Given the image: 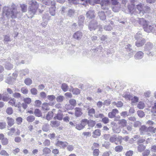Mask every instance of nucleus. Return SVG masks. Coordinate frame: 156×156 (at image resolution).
I'll return each mask as SVG.
<instances>
[{"label": "nucleus", "mask_w": 156, "mask_h": 156, "mask_svg": "<svg viewBox=\"0 0 156 156\" xmlns=\"http://www.w3.org/2000/svg\"><path fill=\"white\" fill-rule=\"evenodd\" d=\"M17 12L16 6L12 4L11 7L4 6L3 8L2 15L0 18V22L1 23H4L5 21L10 18H15L16 17Z\"/></svg>", "instance_id": "1"}, {"label": "nucleus", "mask_w": 156, "mask_h": 156, "mask_svg": "<svg viewBox=\"0 0 156 156\" xmlns=\"http://www.w3.org/2000/svg\"><path fill=\"white\" fill-rule=\"evenodd\" d=\"M29 5L28 8L29 18H32L36 13L39 7V4L37 2L34 0H31L29 2Z\"/></svg>", "instance_id": "2"}, {"label": "nucleus", "mask_w": 156, "mask_h": 156, "mask_svg": "<svg viewBox=\"0 0 156 156\" xmlns=\"http://www.w3.org/2000/svg\"><path fill=\"white\" fill-rule=\"evenodd\" d=\"M153 48V44L150 42L147 43L145 46V51L147 52V54L149 56H153L154 54L153 51H151Z\"/></svg>", "instance_id": "3"}, {"label": "nucleus", "mask_w": 156, "mask_h": 156, "mask_svg": "<svg viewBox=\"0 0 156 156\" xmlns=\"http://www.w3.org/2000/svg\"><path fill=\"white\" fill-rule=\"evenodd\" d=\"M154 29H155V25H149V23H147V25L145 26L144 28V31L147 33H153Z\"/></svg>", "instance_id": "4"}, {"label": "nucleus", "mask_w": 156, "mask_h": 156, "mask_svg": "<svg viewBox=\"0 0 156 156\" xmlns=\"http://www.w3.org/2000/svg\"><path fill=\"white\" fill-rule=\"evenodd\" d=\"M138 23L140 25V26L143 27L144 28L145 26L147 25V23H149V21L143 18H138Z\"/></svg>", "instance_id": "5"}, {"label": "nucleus", "mask_w": 156, "mask_h": 156, "mask_svg": "<svg viewBox=\"0 0 156 156\" xmlns=\"http://www.w3.org/2000/svg\"><path fill=\"white\" fill-rule=\"evenodd\" d=\"M128 9L129 12L132 14H135L136 13V9L135 5L132 3L129 4L128 5Z\"/></svg>", "instance_id": "6"}, {"label": "nucleus", "mask_w": 156, "mask_h": 156, "mask_svg": "<svg viewBox=\"0 0 156 156\" xmlns=\"http://www.w3.org/2000/svg\"><path fill=\"white\" fill-rule=\"evenodd\" d=\"M97 27V23L96 21H91L89 25V28L90 31L95 30Z\"/></svg>", "instance_id": "7"}, {"label": "nucleus", "mask_w": 156, "mask_h": 156, "mask_svg": "<svg viewBox=\"0 0 156 156\" xmlns=\"http://www.w3.org/2000/svg\"><path fill=\"white\" fill-rule=\"evenodd\" d=\"M151 129H152L151 127H149L147 128L145 126L143 125L140 128V133L142 134L150 131V130Z\"/></svg>", "instance_id": "8"}, {"label": "nucleus", "mask_w": 156, "mask_h": 156, "mask_svg": "<svg viewBox=\"0 0 156 156\" xmlns=\"http://www.w3.org/2000/svg\"><path fill=\"white\" fill-rule=\"evenodd\" d=\"M68 144V143L66 142H63L60 141H58L56 144L57 146L63 148H65Z\"/></svg>", "instance_id": "9"}, {"label": "nucleus", "mask_w": 156, "mask_h": 156, "mask_svg": "<svg viewBox=\"0 0 156 156\" xmlns=\"http://www.w3.org/2000/svg\"><path fill=\"white\" fill-rule=\"evenodd\" d=\"M119 113V111L116 109H114L111 112L108 113V116L110 118H112L115 117L116 114Z\"/></svg>", "instance_id": "10"}, {"label": "nucleus", "mask_w": 156, "mask_h": 156, "mask_svg": "<svg viewBox=\"0 0 156 156\" xmlns=\"http://www.w3.org/2000/svg\"><path fill=\"white\" fill-rule=\"evenodd\" d=\"M0 140H1L2 144L3 145H6L8 143V139L4 137V135L3 134H0Z\"/></svg>", "instance_id": "11"}, {"label": "nucleus", "mask_w": 156, "mask_h": 156, "mask_svg": "<svg viewBox=\"0 0 156 156\" xmlns=\"http://www.w3.org/2000/svg\"><path fill=\"white\" fill-rule=\"evenodd\" d=\"M83 34L82 32L80 31L76 32L73 35V37L77 40H80Z\"/></svg>", "instance_id": "12"}, {"label": "nucleus", "mask_w": 156, "mask_h": 156, "mask_svg": "<svg viewBox=\"0 0 156 156\" xmlns=\"http://www.w3.org/2000/svg\"><path fill=\"white\" fill-rule=\"evenodd\" d=\"M144 55V53L142 51H138L134 56V58L136 60H139L142 59Z\"/></svg>", "instance_id": "13"}, {"label": "nucleus", "mask_w": 156, "mask_h": 156, "mask_svg": "<svg viewBox=\"0 0 156 156\" xmlns=\"http://www.w3.org/2000/svg\"><path fill=\"white\" fill-rule=\"evenodd\" d=\"M42 2L43 4L48 5H51V6L52 5H55L56 3L55 2V1H51V0H43Z\"/></svg>", "instance_id": "14"}, {"label": "nucleus", "mask_w": 156, "mask_h": 156, "mask_svg": "<svg viewBox=\"0 0 156 156\" xmlns=\"http://www.w3.org/2000/svg\"><path fill=\"white\" fill-rule=\"evenodd\" d=\"M75 115L77 117H80L83 114L82 112V109L80 108L76 107L75 108Z\"/></svg>", "instance_id": "15"}, {"label": "nucleus", "mask_w": 156, "mask_h": 156, "mask_svg": "<svg viewBox=\"0 0 156 156\" xmlns=\"http://www.w3.org/2000/svg\"><path fill=\"white\" fill-rule=\"evenodd\" d=\"M112 130L115 133H119L121 132V129L119 126L114 125L112 126Z\"/></svg>", "instance_id": "16"}, {"label": "nucleus", "mask_w": 156, "mask_h": 156, "mask_svg": "<svg viewBox=\"0 0 156 156\" xmlns=\"http://www.w3.org/2000/svg\"><path fill=\"white\" fill-rule=\"evenodd\" d=\"M145 42V41L144 39H141L140 40L136 41L135 42V45L137 47H140L143 46Z\"/></svg>", "instance_id": "17"}, {"label": "nucleus", "mask_w": 156, "mask_h": 156, "mask_svg": "<svg viewBox=\"0 0 156 156\" xmlns=\"http://www.w3.org/2000/svg\"><path fill=\"white\" fill-rule=\"evenodd\" d=\"M118 124L120 125V127H124L126 126L127 122L125 119H122L119 120Z\"/></svg>", "instance_id": "18"}, {"label": "nucleus", "mask_w": 156, "mask_h": 156, "mask_svg": "<svg viewBox=\"0 0 156 156\" xmlns=\"http://www.w3.org/2000/svg\"><path fill=\"white\" fill-rule=\"evenodd\" d=\"M69 91H72L73 94L75 95H78L80 94V90L77 88H73V87H71Z\"/></svg>", "instance_id": "19"}, {"label": "nucleus", "mask_w": 156, "mask_h": 156, "mask_svg": "<svg viewBox=\"0 0 156 156\" xmlns=\"http://www.w3.org/2000/svg\"><path fill=\"white\" fill-rule=\"evenodd\" d=\"M16 80V79L13 77H9L7 78L5 80L6 83L9 84H13Z\"/></svg>", "instance_id": "20"}, {"label": "nucleus", "mask_w": 156, "mask_h": 156, "mask_svg": "<svg viewBox=\"0 0 156 156\" xmlns=\"http://www.w3.org/2000/svg\"><path fill=\"white\" fill-rule=\"evenodd\" d=\"M101 135V131L98 129L95 130L93 132L92 137L94 138H96Z\"/></svg>", "instance_id": "21"}, {"label": "nucleus", "mask_w": 156, "mask_h": 156, "mask_svg": "<svg viewBox=\"0 0 156 156\" xmlns=\"http://www.w3.org/2000/svg\"><path fill=\"white\" fill-rule=\"evenodd\" d=\"M79 20L78 21L79 25L80 27V28H83V24L84 20V17L83 16H81L79 17Z\"/></svg>", "instance_id": "22"}, {"label": "nucleus", "mask_w": 156, "mask_h": 156, "mask_svg": "<svg viewBox=\"0 0 156 156\" xmlns=\"http://www.w3.org/2000/svg\"><path fill=\"white\" fill-rule=\"evenodd\" d=\"M6 119L8 126L9 127H11L14 124V119L9 117H7Z\"/></svg>", "instance_id": "23"}, {"label": "nucleus", "mask_w": 156, "mask_h": 156, "mask_svg": "<svg viewBox=\"0 0 156 156\" xmlns=\"http://www.w3.org/2000/svg\"><path fill=\"white\" fill-rule=\"evenodd\" d=\"M87 17L89 19H92L94 17V12L93 10H90L86 13Z\"/></svg>", "instance_id": "24"}, {"label": "nucleus", "mask_w": 156, "mask_h": 156, "mask_svg": "<svg viewBox=\"0 0 156 156\" xmlns=\"http://www.w3.org/2000/svg\"><path fill=\"white\" fill-rule=\"evenodd\" d=\"M150 11V8L147 6L144 5L141 14H142V15H144L145 13H149Z\"/></svg>", "instance_id": "25"}, {"label": "nucleus", "mask_w": 156, "mask_h": 156, "mask_svg": "<svg viewBox=\"0 0 156 156\" xmlns=\"http://www.w3.org/2000/svg\"><path fill=\"white\" fill-rule=\"evenodd\" d=\"M98 16L100 19L102 20H104L106 19V16L104 12L101 11L98 12Z\"/></svg>", "instance_id": "26"}, {"label": "nucleus", "mask_w": 156, "mask_h": 156, "mask_svg": "<svg viewBox=\"0 0 156 156\" xmlns=\"http://www.w3.org/2000/svg\"><path fill=\"white\" fill-rule=\"evenodd\" d=\"M60 125L59 121H51L50 125L52 127H57Z\"/></svg>", "instance_id": "27"}, {"label": "nucleus", "mask_w": 156, "mask_h": 156, "mask_svg": "<svg viewBox=\"0 0 156 156\" xmlns=\"http://www.w3.org/2000/svg\"><path fill=\"white\" fill-rule=\"evenodd\" d=\"M142 37V34L140 32H138L134 36V37L136 41L144 39Z\"/></svg>", "instance_id": "28"}, {"label": "nucleus", "mask_w": 156, "mask_h": 156, "mask_svg": "<svg viewBox=\"0 0 156 156\" xmlns=\"http://www.w3.org/2000/svg\"><path fill=\"white\" fill-rule=\"evenodd\" d=\"M144 5L141 3H140L138 5H137L136 6V7L137 9L139 12V13L140 14H141L142 12V10H143V9L144 7Z\"/></svg>", "instance_id": "29"}, {"label": "nucleus", "mask_w": 156, "mask_h": 156, "mask_svg": "<svg viewBox=\"0 0 156 156\" xmlns=\"http://www.w3.org/2000/svg\"><path fill=\"white\" fill-rule=\"evenodd\" d=\"M112 104L114 105H116L118 108L122 107L123 105V103L121 101H119L117 102L114 101L112 102Z\"/></svg>", "instance_id": "30"}, {"label": "nucleus", "mask_w": 156, "mask_h": 156, "mask_svg": "<svg viewBox=\"0 0 156 156\" xmlns=\"http://www.w3.org/2000/svg\"><path fill=\"white\" fill-rule=\"evenodd\" d=\"M51 6L49 9L50 13L51 15L54 16L55 15V5H52Z\"/></svg>", "instance_id": "31"}, {"label": "nucleus", "mask_w": 156, "mask_h": 156, "mask_svg": "<svg viewBox=\"0 0 156 156\" xmlns=\"http://www.w3.org/2000/svg\"><path fill=\"white\" fill-rule=\"evenodd\" d=\"M87 110L88 115L91 117L93 116V115L95 113L94 109L93 108H88Z\"/></svg>", "instance_id": "32"}, {"label": "nucleus", "mask_w": 156, "mask_h": 156, "mask_svg": "<svg viewBox=\"0 0 156 156\" xmlns=\"http://www.w3.org/2000/svg\"><path fill=\"white\" fill-rule=\"evenodd\" d=\"M137 147V150L139 152H142L146 148V147L143 144H138Z\"/></svg>", "instance_id": "33"}, {"label": "nucleus", "mask_w": 156, "mask_h": 156, "mask_svg": "<svg viewBox=\"0 0 156 156\" xmlns=\"http://www.w3.org/2000/svg\"><path fill=\"white\" fill-rule=\"evenodd\" d=\"M53 113L51 111L49 112L46 116V118L48 120H50L52 118Z\"/></svg>", "instance_id": "34"}, {"label": "nucleus", "mask_w": 156, "mask_h": 156, "mask_svg": "<svg viewBox=\"0 0 156 156\" xmlns=\"http://www.w3.org/2000/svg\"><path fill=\"white\" fill-rule=\"evenodd\" d=\"M96 124V122L92 120H88L87 124L90 127H94Z\"/></svg>", "instance_id": "35"}, {"label": "nucleus", "mask_w": 156, "mask_h": 156, "mask_svg": "<svg viewBox=\"0 0 156 156\" xmlns=\"http://www.w3.org/2000/svg\"><path fill=\"white\" fill-rule=\"evenodd\" d=\"M42 108L43 110H49V104L47 103L43 104Z\"/></svg>", "instance_id": "36"}, {"label": "nucleus", "mask_w": 156, "mask_h": 156, "mask_svg": "<svg viewBox=\"0 0 156 156\" xmlns=\"http://www.w3.org/2000/svg\"><path fill=\"white\" fill-rule=\"evenodd\" d=\"M24 82L26 85L29 86L32 83V81L30 78H27L25 80Z\"/></svg>", "instance_id": "37"}, {"label": "nucleus", "mask_w": 156, "mask_h": 156, "mask_svg": "<svg viewBox=\"0 0 156 156\" xmlns=\"http://www.w3.org/2000/svg\"><path fill=\"white\" fill-rule=\"evenodd\" d=\"M51 152V150L48 147H45L43 150V154H50Z\"/></svg>", "instance_id": "38"}, {"label": "nucleus", "mask_w": 156, "mask_h": 156, "mask_svg": "<svg viewBox=\"0 0 156 156\" xmlns=\"http://www.w3.org/2000/svg\"><path fill=\"white\" fill-rule=\"evenodd\" d=\"M145 104L142 101H140L137 105V108L140 109H143L145 107Z\"/></svg>", "instance_id": "39"}, {"label": "nucleus", "mask_w": 156, "mask_h": 156, "mask_svg": "<svg viewBox=\"0 0 156 156\" xmlns=\"http://www.w3.org/2000/svg\"><path fill=\"white\" fill-rule=\"evenodd\" d=\"M61 88L63 91L66 92L68 90V86L66 84L63 83L62 84Z\"/></svg>", "instance_id": "40"}, {"label": "nucleus", "mask_w": 156, "mask_h": 156, "mask_svg": "<svg viewBox=\"0 0 156 156\" xmlns=\"http://www.w3.org/2000/svg\"><path fill=\"white\" fill-rule=\"evenodd\" d=\"M21 10L23 12H25L27 11V6L26 5L23 4L20 5Z\"/></svg>", "instance_id": "41"}, {"label": "nucleus", "mask_w": 156, "mask_h": 156, "mask_svg": "<svg viewBox=\"0 0 156 156\" xmlns=\"http://www.w3.org/2000/svg\"><path fill=\"white\" fill-rule=\"evenodd\" d=\"M123 147L121 145L116 146L115 148V150L117 152H120L123 150Z\"/></svg>", "instance_id": "42"}, {"label": "nucleus", "mask_w": 156, "mask_h": 156, "mask_svg": "<svg viewBox=\"0 0 156 156\" xmlns=\"http://www.w3.org/2000/svg\"><path fill=\"white\" fill-rule=\"evenodd\" d=\"M69 103L70 104L74 107L76 105V100L73 99H71L69 100Z\"/></svg>", "instance_id": "43"}, {"label": "nucleus", "mask_w": 156, "mask_h": 156, "mask_svg": "<svg viewBox=\"0 0 156 156\" xmlns=\"http://www.w3.org/2000/svg\"><path fill=\"white\" fill-rule=\"evenodd\" d=\"M5 67L7 70H10L13 68V65L7 62L5 65Z\"/></svg>", "instance_id": "44"}, {"label": "nucleus", "mask_w": 156, "mask_h": 156, "mask_svg": "<svg viewBox=\"0 0 156 156\" xmlns=\"http://www.w3.org/2000/svg\"><path fill=\"white\" fill-rule=\"evenodd\" d=\"M34 113L37 116L40 117L41 116L42 113L41 111L39 109H35V110Z\"/></svg>", "instance_id": "45"}, {"label": "nucleus", "mask_w": 156, "mask_h": 156, "mask_svg": "<svg viewBox=\"0 0 156 156\" xmlns=\"http://www.w3.org/2000/svg\"><path fill=\"white\" fill-rule=\"evenodd\" d=\"M64 99V97L62 95H59L56 98V100L57 101L59 102H62Z\"/></svg>", "instance_id": "46"}, {"label": "nucleus", "mask_w": 156, "mask_h": 156, "mask_svg": "<svg viewBox=\"0 0 156 156\" xmlns=\"http://www.w3.org/2000/svg\"><path fill=\"white\" fill-rule=\"evenodd\" d=\"M110 0H101V2L100 5H105V6H108Z\"/></svg>", "instance_id": "47"}, {"label": "nucleus", "mask_w": 156, "mask_h": 156, "mask_svg": "<svg viewBox=\"0 0 156 156\" xmlns=\"http://www.w3.org/2000/svg\"><path fill=\"white\" fill-rule=\"evenodd\" d=\"M130 100H131V102L132 103H135L138 101L139 98L137 97L134 96V97H133L132 96H131V98Z\"/></svg>", "instance_id": "48"}, {"label": "nucleus", "mask_w": 156, "mask_h": 156, "mask_svg": "<svg viewBox=\"0 0 156 156\" xmlns=\"http://www.w3.org/2000/svg\"><path fill=\"white\" fill-rule=\"evenodd\" d=\"M88 123V120L86 119H82L80 123L82 125V126L84 127Z\"/></svg>", "instance_id": "49"}, {"label": "nucleus", "mask_w": 156, "mask_h": 156, "mask_svg": "<svg viewBox=\"0 0 156 156\" xmlns=\"http://www.w3.org/2000/svg\"><path fill=\"white\" fill-rule=\"evenodd\" d=\"M117 140V137L116 135H114L111 136L109 139L110 142L113 143L115 142Z\"/></svg>", "instance_id": "50"}, {"label": "nucleus", "mask_w": 156, "mask_h": 156, "mask_svg": "<svg viewBox=\"0 0 156 156\" xmlns=\"http://www.w3.org/2000/svg\"><path fill=\"white\" fill-rule=\"evenodd\" d=\"M8 103L11 105H14L15 106L19 108L20 107V105H15V100L14 98H13V99H11L8 102Z\"/></svg>", "instance_id": "51"}, {"label": "nucleus", "mask_w": 156, "mask_h": 156, "mask_svg": "<svg viewBox=\"0 0 156 156\" xmlns=\"http://www.w3.org/2000/svg\"><path fill=\"white\" fill-rule=\"evenodd\" d=\"M49 125L48 124H44L42 127L43 130L44 131H48L49 130Z\"/></svg>", "instance_id": "52"}, {"label": "nucleus", "mask_w": 156, "mask_h": 156, "mask_svg": "<svg viewBox=\"0 0 156 156\" xmlns=\"http://www.w3.org/2000/svg\"><path fill=\"white\" fill-rule=\"evenodd\" d=\"M102 9L104 10H107L108 11H106V12L108 13L109 14L111 13V11L108 10V6H105V5H101Z\"/></svg>", "instance_id": "53"}, {"label": "nucleus", "mask_w": 156, "mask_h": 156, "mask_svg": "<svg viewBox=\"0 0 156 156\" xmlns=\"http://www.w3.org/2000/svg\"><path fill=\"white\" fill-rule=\"evenodd\" d=\"M150 150L148 149H146L142 153L143 156H148L150 154Z\"/></svg>", "instance_id": "54"}, {"label": "nucleus", "mask_w": 156, "mask_h": 156, "mask_svg": "<svg viewBox=\"0 0 156 156\" xmlns=\"http://www.w3.org/2000/svg\"><path fill=\"white\" fill-rule=\"evenodd\" d=\"M137 113L138 116L140 118H142L145 116V114L142 111H138Z\"/></svg>", "instance_id": "55"}, {"label": "nucleus", "mask_w": 156, "mask_h": 156, "mask_svg": "<svg viewBox=\"0 0 156 156\" xmlns=\"http://www.w3.org/2000/svg\"><path fill=\"white\" fill-rule=\"evenodd\" d=\"M35 119L33 115L28 116L27 118V121L29 122H32Z\"/></svg>", "instance_id": "56"}, {"label": "nucleus", "mask_w": 156, "mask_h": 156, "mask_svg": "<svg viewBox=\"0 0 156 156\" xmlns=\"http://www.w3.org/2000/svg\"><path fill=\"white\" fill-rule=\"evenodd\" d=\"M62 114L61 113H58L57 114L55 118L59 120H61L62 119Z\"/></svg>", "instance_id": "57"}, {"label": "nucleus", "mask_w": 156, "mask_h": 156, "mask_svg": "<svg viewBox=\"0 0 156 156\" xmlns=\"http://www.w3.org/2000/svg\"><path fill=\"white\" fill-rule=\"evenodd\" d=\"M75 128L78 130H81L84 128L82 126L81 123L76 124L75 126Z\"/></svg>", "instance_id": "58"}, {"label": "nucleus", "mask_w": 156, "mask_h": 156, "mask_svg": "<svg viewBox=\"0 0 156 156\" xmlns=\"http://www.w3.org/2000/svg\"><path fill=\"white\" fill-rule=\"evenodd\" d=\"M74 12L75 11L74 10L70 9L68 12V15L70 17H71L74 15Z\"/></svg>", "instance_id": "59"}, {"label": "nucleus", "mask_w": 156, "mask_h": 156, "mask_svg": "<svg viewBox=\"0 0 156 156\" xmlns=\"http://www.w3.org/2000/svg\"><path fill=\"white\" fill-rule=\"evenodd\" d=\"M29 70L27 69H25L21 71V74L22 75L25 76L28 74Z\"/></svg>", "instance_id": "60"}, {"label": "nucleus", "mask_w": 156, "mask_h": 156, "mask_svg": "<svg viewBox=\"0 0 156 156\" xmlns=\"http://www.w3.org/2000/svg\"><path fill=\"white\" fill-rule=\"evenodd\" d=\"M48 99L50 101H52L55 98V97L53 95H48L47 96Z\"/></svg>", "instance_id": "61"}, {"label": "nucleus", "mask_w": 156, "mask_h": 156, "mask_svg": "<svg viewBox=\"0 0 156 156\" xmlns=\"http://www.w3.org/2000/svg\"><path fill=\"white\" fill-rule=\"evenodd\" d=\"M6 112L8 115H11L13 113V110L12 108L9 107L7 108L6 110Z\"/></svg>", "instance_id": "62"}, {"label": "nucleus", "mask_w": 156, "mask_h": 156, "mask_svg": "<svg viewBox=\"0 0 156 156\" xmlns=\"http://www.w3.org/2000/svg\"><path fill=\"white\" fill-rule=\"evenodd\" d=\"M99 151L98 149H95L94 150L93 154L94 156H98L99 155Z\"/></svg>", "instance_id": "63"}, {"label": "nucleus", "mask_w": 156, "mask_h": 156, "mask_svg": "<svg viewBox=\"0 0 156 156\" xmlns=\"http://www.w3.org/2000/svg\"><path fill=\"white\" fill-rule=\"evenodd\" d=\"M23 101L25 103L29 104L31 103V100L30 98H24Z\"/></svg>", "instance_id": "64"}]
</instances>
